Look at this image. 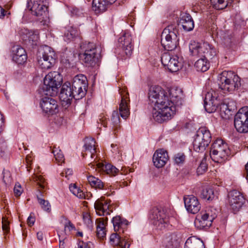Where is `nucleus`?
I'll list each match as a JSON object with an SVG mask.
<instances>
[{"mask_svg":"<svg viewBox=\"0 0 248 248\" xmlns=\"http://www.w3.org/2000/svg\"><path fill=\"white\" fill-rule=\"evenodd\" d=\"M149 217L154 225L160 229L168 227L172 218L164 210L156 207L152 209Z\"/></svg>","mask_w":248,"mask_h":248,"instance_id":"1a4fd4ad","label":"nucleus"},{"mask_svg":"<svg viewBox=\"0 0 248 248\" xmlns=\"http://www.w3.org/2000/svg\"><path fill=\"white\" fill-rule=\"evenodd\" d=\"M234 127L240 133L248 132V107L241 108L236 114L234 120Z\"/></svg>","mask_w":248,"mask_h":248,"instance_id":"9b49d317","label":"nucleus"},{"mask_svg":"<svg viewBox=\"0 0 248 248\" xmlns=\"http://www.w3.org/2000/svg\"><path fill=\"white\" fill-rule=\"evenodd\" d=\"M87 180L89 184L92 187L96 189H102L104 187L103 183L98 178L93 175L87 176Z\"/></svg>","mask_w":248,"mask_h":248,"instance_id":"58836bf2","label":"nucleus"},{"mask_svg":"<svg viewBox=\"0 0 248 248\" xmlns=\"http://www.w3.org/2000/svg\"><path fill=\"white\" fill-rule=\"evenodd\" d=\"M211 136L209 131L204 127H201L197 132L193 142L194 150L202 152L205 149L211 141Z\"/></svg>","mask_w":248,"mask_h":248,"instance_id":"6e6552de","label":"nucleus"},{"mask_svg":"<svg viewBox=\"0 0 248 248\" xmlns=\"http://www.w3.org/2000/svg\"><path fill=\"white\" fill-rule=\"evenodd\" d=\"M112 223L113 225L114 230L115 232H118L122 229L123 232L124 229L128 224V222L126 219L122 218L120 216H117L113 217L112 219Z\"/></svg>","mask_w":248,"mask_h":248,"instance_id":"473e14b6","label":"nucleus"},{"mask_svg":"<svg viewBox=\"0 0 248 248\" xmlns=\"http://www.w3.org/2000/svg\"><path fill=\"white\" fill-rule=\"evenodd\" d=\"M84 147V149L92 151L93 152H96V142L93 138H86Z\"/></svg>","mask_w":248,"mask_h":248,"instance_id":"a19ab883","label":"nucleus"},{"mask_svg":"<svg viewBox=\"0 0 248 248\" xmlns=\"http://www.w3.org/2000/svg\"><path fill=\"white\" fill-rule=\"evenodd\" d=\"M178 34V30L174 25H169L164 29L161 43L166 50L171 51L177 47L179 41Z\"/></svg>","mask_w":248,"mask_h":248,"instance_id":"f03ea898","label":"nucleus"},{"mask_svg":"<svg viewBox=\"0 0 248 248\" xmlns=\"http://www.w3.org/2000/svg\"><path fill=\"white\" fill-rule=\"evenodd\" d=\"M186 159V155L183 153H178L174 156L173 160L177 165L183 164Z\"/></svg>","mask_w":248,"mask_h":248,"instance_id":"49530a36","label":"nucleus"},{"mask_svg":"<svg viewBox=\"0 0 248 248\" xmlns=\"http://www.w3.org/2000/svg\"><path fill=\"white\" fill-rule=\"evenodd\" d=\"M109 0H93V10L96 14L105 12L109 5L113 4Z\"/></svg>","mask_w":248,"mask_h":248,"instance_id":"c85d7f7f","label":"nucleus"},{"mask_svg":"<svg viewBox=\"0 0 248 248\" xmlns=\"http://www.w3.org/2000/svg\"><path fill=\"white\" fill-rule=\"evenodd\" d=\"M223 39L224 40V43L225 45H229L231 42L230 36H228L227 37H226V36H225L223 37Z\"/></svg>","mask_w":248,"mask_h":248,"instance_id":"69168bd1","label":"nucleus"},{"mask_svg":"<svg viewBox=\"0 0 248 248\" xmlns=\"http://www.w3.org/2000/svg\"><path fill=\"white\" fill-rule=\"evenodd\" d=\"M95 166L96 170L97 169L98 171H103L110 176H115L119 173V170L110 164L98 163L95 164L93 161H91L89 164V167L93 169L94 168Z\"/></svg>","mask_w":248,"mask_h":248,"instance_id":"393cba45","label":"nucleus"},{"mask_svg":"<svg viewBox=\"0 0 248 248\" xmlns=\"http://www.w3.org/2000/svg\"><path fill=\"white\" fill-rule=\"evenodd\" d=\"M217 54V50L209 44V48H207L205 54L209 57H213Z\"/></svg>","mask_w":248,"mask_h":248,"instance_id":"4d7b16f0","label":"nucleus"},{"mask_svg":"<svg viewBox=\"0 0 248 248\" xmlns=\"http://www.w3.org/2000/svg\"><path fill=\"white\" fill-rule=\"evenodd\" d=\"M35 179L39 187L44 189L46 186V182L45 178L41 175H36L35 176Z\"/></svg>","mask_w":248,"mask_h":248,"instance_id":"864d4df0","label":"nucleus"},{"mask_svg":"<svg viewBox=\"0 0 248 248\" xmlns=\"http://www.w3.org/2000/svg\"><path fill=\"white\" fill-rule=\"evenodd\" d=\"M13 60L17 63L22 64L27 60V56L25 49L20 46H17L13 47Z\"/></svg>","mask_w":248,"mask_h":248,"instance_id":"a878e982","label":"nucleus"},{"mask_svg":"<svg viewBox=\"0 0 248 248\" xmlns=\"http://www.w3.org/2000/svg\"><path fill=\"white\" fill-rule=\"evenodd\" d=\"M132 37L129 32L124 33L118 39L119 46L124 51L126 55H130L133 50Z\"/></svg>","mask_w":248,"mask_h":248,"instance_id":"5701e85b","label":"nucleus"},{"mask_svg":"<svg viewBox=\"0 0 248 248\" xmlns=\"http://www.w3.org/2000/svg\"><path fill=\"white\" fill-rule=\"evenodd\" d=\"M56 54L53 49L48 46L44 47L37 56L39 66L43 70L50 69L55 64Z\"/></svg>","mask_w":248,"mask_h":248,"instance_id":"0eeeda50","label":"nucleus"},{"mask_svg":"<svg viewBox=\"0 0 248 248\" xmlns=\"http://www.w3.org/2000/svg\"><path fill=\"white\" fill-rule=\"evenodd\" d=\"M64 221L62 223V227H64V230L59 229L58 233L59 237L62 239H66V236L70 234L72 230L75 229L74 225L66 218H63Z\"/></svg>","mask_w":248,"mask_h":248,"instance_id":"2f4dec72","label":"nucleus"},{"mask_svg":"<svg viewBox=\"0 0 248 248\" xmlns=\"http://www.w3.org/2000/svg\"><path fill=\"white\" fill-rule=\"evenodd\" d=\"M4 125V119L2 114L0 113V134L3 130V126Z\"/></svg>","mask_w":248,"mask_h":248,"instance_id":"0e129e2a","label":"nucleus"},{"mask_svg":"<svg viewBox=\"0 0 248 248\" xmlns=\"http://www.w3.org/2000/svg\"><path fill=\"white\" fill-rule=\"evenodd\" d=\"M207 48H209V44L206 43L201 44L195 41H192L189 46L191 55L195 57H204Z\"/></svg>","mask_w":248,"mask_h":248,"instance_id":"412c9836","label":"nucleus"},{"mask_svg":"<svg viewBox=\"0 0 248 248\" xmlns=\"http://www.w3.org/2000/svg\"><path fill=\"white\" fill-rule=\"evenodd\" d=\"M219 104V101L216 96V93L211 90L205 94L204 100V107L208 113L215 112Z\"/></svg>","mask_w":248,"mask_h":248,"instance_id":"2eb2a0df","label":"nucleus"},{"mask_svg":"<svg viewBox=\"0 0 248 248\" xmlns=\"http://www.w3.org/2000/svg\"><path fill=\"white\" fill-rule=\"evenodd\" d=\"M220 88L225 92H232L240 85L239 77L232 71H223L219 77Z\"/></svg>","mask_w":248,"mask_h":248,"instance_id":"20e7f679","label":"nucleus"},{"mask_svg":"<svg viewBox=\"0 0 248 248\" xmlns=\"http://www.w3.org/2000/svg\"><path fill=\"white\" fill-rule=\"evenodd\" d=\"M14 193L16 196H19L22 194L23 192V189L21 186V185L18 183H16L15 184L14 188Z\"/></svg>","mask_w":248,"mask_h":248,"instance_id":"13d9d810","label":"nucleus"},{"mask_svg":"<svg viewBox=\"0 0 248 248\" xmlns=\"http://www.w3.org/2000/svg\"><path fill=\"white\" fill-rule=\"evenodd\" d=\"M228 4L226 3L224 0H216V3L213 4L214 8L217 10H221L225 8Z\"/></svg>","mask_w":248,"mask_h":248,"instance_id":"8fccbe9b","label":"nucleus"},{"mask_svg":"<svg viewBox=\"0 0 248 248\" xmlns=\"http://www.w3.org/2000/svg\"><path fill=\"white\" fill-rule=\"evenodd\" d=\"M22 39L32 45H36L39 40V33L38 31H30L27 29H22L19 31Z\"/></svg>","mask_w":248,"mask_h":248,"instance_id":"b1692460","label":"nucleus"},{"mask_svg":"<svg viewBox=\"0 0 248 248\" xmlns=\"http://www.w3.org/2000/svg\"><path fill=\"white\" fill-rule=\"evenodd\" d=\"M82 156L85 158H91L93 159L96 156V152H93L92 151L84 149V151L82 153Z\"/></svg>","mask_w":248,"mask_h":248,"instance_id":"3c124183","label":"nucleus"},{"mask_svg":"<svg viewBox=\"0 0 248 248\" xmlns=\"http://www.w3.org/2000/svg\"><path fill=\"white\" fill-rule=\"evenodd\" d=\"M99 121V123L101 124V125H103L105 127L107 126V122L106 118H101L100 119Z\"/></svg>","mask_w":248,"mask_h":248,"instance_id":"774afa93","label":"nucleus"},{"mask_svg":"<svg viewBox=\"0 0 248 248\" xmlns=\"http://www.w3.org/2000/svg\"><path fill=\"white\" fill-rule=\"evenodd\" d=\"M37 198L41 208L44 211L50 212L51 211V205L49 202L39 197L38 196H37Z\"/></svg>","mask_w":248,"mask_h":248,"instance_id":"a18cd8bd","label":"nucleus"},{"mask_svg":"<svg viewBox=\"0 0 248 248\" xmlns=\"http://www.w3.org/2000/svg\"><path fill=\"white\" fill-rule=\"evenodd\" d=\"M111 124L113 125L112 128L114 131V134H116L118 130L120 129L121 126L120 124V119L119 114L117 111H113L111 116Z\"/></svg>","mask_w":248,"mask_h":248,"instance_id":"e433bc0d","label":"nucleus"},{"mask_svg":"<svg viewBox=\"0 0 248 248\" xmlns=\"http://www.w3.org/2000/svg\"><path fill=\"white\" fill-rule=\"evenodd\" d=\"M201 196L202 198L207 200L213 199L214 198L213 189L210 187H204L202 190Z\"/></svg>","mask_w":248,"mask_h":248,"instance_id":"79ce46f5","label":"nucleus"},{"mask_svg":"<svg viewBox=\"0 0 248 248\" xmlns=\"http://www.w3.org/2000/svg\"><path fill=\"white\" fill-rule=\"evenodd\" d=\"M204 246L203 241L195 236L189 237L185 244V248H201Z\"/></svg>","mask_w":248,"mask_h":248,"instance_id":"72a5a7b5","label":"nucleus"},{"mask_svg":"<svg viewBox=\"0 0 248 248\" xmlns=\"http://www.w3.org/2000/svg\"><path fill=\"white\" fill-rule=\"evenodd\" d=\"M88 87L87 78L83 74H78L74 77L72 87L76 96V99L79 100L86 94Z\"/></svg>","mask_w":248,"mask_h":248,"instance_id":"9d476101","label":"nucleus"},{"mask_svg":"<svg viewBox=\"0 0 248 248\" xmlns=\"http://www.w3.org/2000/svg\"><path fill=\"white\" fill-rule=\"evenodd\" d=\"M236 106L234 102L231 101L229 102L225 101L220 106L221 116L225 119H229L230 115H231V111L234 110Z\"/></svg>","mask_w":248,"mask_h":248,"instance_id":"c756f323","label":"nucleus"},{"mask_svg":"<svg viewBox=\"0 0 248 248\" xmlns=\"http://www.w3.org/2000/svg\"><path fill=\"white\" fill-rule=\"evenodd\" d=\"M183 98V91L179 88H171L166 92L159 86L151 87L149 98L155 104L154 119L159 123L171 119L176 113V106L181 105Z\"/></svg>","mask_w":248,"mask_h":248,"instance_id":"f257e3e1","label":"nucleus"},{"mask_svg":"<svg viewBox=\"0 0 248 248\" xmlns=\"http://www.w3.org/2000/svg\"><path fill=\"white\" fill-rule=\"evenodd\" d=\"M109 242L112 246H117L118 248H129L130 245L128 239H121V237L117 233L111 234Z\"/></svg>","mask_w":248,"mask_h":248,"instance_id":"bb28decb","label":"nucleus"},{"mask_svg":"<svg viewBox=\"0 0 248 248\" xmlns=\"http://www.w3.org/2000/svg\"><path fill=\"white\" fill-rule=\"evenodd\" d=\"M10 222L7 218L3 217L2 218V228L5 233H7L10 231Z\"/></svg>","mask_w":248,"mask_h":248,"instance_id":"603ef678","label":"nucleus"},{"mask_svg":"<svg viewBox=\"0 0 248 248\" xmlns=\"http://www.w3.org/2000/svg\"><path fill=\"white\" fill-rule=\"evenodd\" d=\"M181 239L180 234L177 232L172 233L168 235L164 240L166 248H177Z\"/></svg>","mask_w":248,"mask_h":248,"instance_id":"cd10ccee","label":"nucleus"},{"mask_svg":"<svg viewBox=\"0 0 248 248\" xmlns=\"http://www.w3.org/2000/svg\"><path fill=\"white\" fill-rule=\"evenodd\" d=\"M229 153L227 144L221 139H217L210 149V156L215 162L221 163L227 158Z\"/></svg>","mask_w":248,"mask_h":248,"instance_id":"423d86ee","label":"nucleus"},{"mask_svg":"<svg viewBox=\"0 0 248 248\" xmlns=\"http://www.w3.org/2000/svg\"><path fill=\"white\" fill-rule=\"evenodd\" d=\"M197 3L199 4V3L202 5H206L208 4L209 0H196Z\"/></svg>","mask_w":248,"mask_h":248,"instance_id":"338daca9","label":"nucleus"},{"mask_svg":"<svg viewBox=\"0 0 248 248\" xmlns=\"http://www.w3.org/2000/svg\"><path fill=\"white\" fill-rule=\"evenodd\" d=\"M194 224L195 226L200 229L211 226V223L209 221L204 220L201 213L200 215L197 216Z\"/></svg>","mask_w":248,"mask_h":248,"instance_id":"4c0bfd02","label":"nucleus"},{"mask_svg":"<svg viewBox=\"0 0 248 248\" xmlns=\"http://www.w3.org/2000/svg\"><path fill=\"white\" fill-rule=\"evenodd\" d=\"M59 97L62 101L66 104H70L73 98L76 99L75 94L70 82H66L62 85Z\"/></svg>","mask_w":248,"mask_h":248,"instance_id":"4be33fe9","label":"nucleus"},{"mask_svg":"<svg viewBox=\"0 0 248 248\" xmlns=\"http://www.w3.org/2000/svg\"><path fill=\"white\" fill-rule=\"evenodd\" d=\"M161 61L165 69L171 72L178 71L182 66L181 59L177 55H171L169 52L162 55Z\"/></svg>","mask_w":248,"mask_h":248,"instance_id":"f8f14e48","label":"nucleus"},{"mask_svg":"<svg viewBox=\"0 0 248 248\" xmlns=\"http://www.w3.org/2000/svg\"><path fill=\"white\" fill-rule=\"evenodd\" d=\"M107 218H99L96 220V229H106L107 224Z\"/></svg>","mask_w":248,"mask_h":248,"instance_id":"09e8293b","label":"nucleus"},{"mask_svg":"<svg viewBox=\"0 0 248 248\" xmlns=\"http://www.w3.org/2000/svg\"><path fill=\"white\" fill-rule=\"evenodd\" d=\"M121 100L119 105V112L121 116L126 119L130 114L129 98L127 91L125 89L120 90Z\"/></svg>","mask_w":248,"mask_h":248,"instance_id":"4468645a","label":"nucleus"},{"mask_svg":"<svg viewBox=\"0 0 248 248\" xmlns=\"http://www.w3.org/2000/svg\"><path fill=\"white\" fill-rule=\"evenodd\" d=\"M62 81V76L58 72H49L44 79L43 90L47 95H55L58 93Z\"/></svg>","mask_w":248,"mask_h":248,"instance_id":"7ed1b4c3","label":"nucleus"},{"mask_svg":"<svg viewBox=\"0 0 248 248\" xmlns=\"http://www.w3.org/2000/svg\"><path fill=\"white\" fill-rule=\"evenodd\" d=\"M169 160V156L167 150L164 149L156 150L153 156L154 165L157 168L163 167Z\"/></svg>","mask_w":248,"mask_h":248,"instance_id":"f3484780","label":"nucleus"},{"mask_svg":"<svg viewBox=\"0 0 248 248\" xmlns=\"http://www.w3.org/2000/svg\"><path fill=\"white\" fill-rule=\"evenodd\" d=\"M83 220L85 224L89 227L92 226L93 222L91 218L90 215L88 213L83 214Z\"/></svg>","mask_w":248,"mask_h":248,"instance_id":"5fc2aeb1","label":"nucleus"},{"mask_svg":"<svg viewBox=\"0 0 248 248\" xmlns=\"http://www.w3.org/2000/svg\"><path fill=\"white\" fill-rule=\"evenodd\" d=\"M96 54L95 45L93 43H89L85 45L84 53L82 56H81V57L82 58L85 63L90 65H92L95 62Z\"/></svg>","mask_w":248,"mask_h":248,"instance_id":"6ab92c4d","label":"nucleus"},{"mask_svg":"<svg viewBox=\"0 0 248 248\" xmlns=\"http://www.w3.org/2000/svg\"><path fill=\"white\" fill-rule=\"evenodd\" d=\"M73 174V170L71 169H67L61 172V175L62 177H65L67 179H69L70 176Z\"/></svg>","mask_w":248,"mask_h":248,"instance_id":"bf43d9fd","label":"nucleus"},{"mask_svg":"<svg viewBox=\"0 0 248 248\" xmlns=\"http://www.w3.org/2000/svg\"><path fill=\"white\" fill-rule=\"evenodd\" d=\"M217 211L213 208H207L204 211H202L201 214L206 220H209L212 225V222L213 220L216 218Z\"/></svg>","mask_w":248,"mask_h":248,"instance_id":"c9c22d12","label":"nucleus"},{"mask_svg":"<svg viewBox=\"0 0 248 248\" xmlns=\"http://www.w3.org/2000/svg\"><path fill=\"white\" fill-rule=\"evenodd\" d=\"M96 235L98 238L103 239L106 235V229H96Z\"/></svg>","mask_w":248,"mask_h":248,"instance_id":"052dcab7","label":"nucleus"},{"mask_svg":"<svg viewBox=\"0 0 248 248\" xmlns=\"http://www.w3.org/2000/svg\"><path fill=\"white\" fill-rule=\"evenodd\" d=\"M52 153L55 159L59 163H62L64 161V155L62 151L59 148L54 147L52 150Z\"/></svg>","mask_w":248,"mask_h":248,"instance_id":"c03bdc74","label":"nucleus"},{"mask_svg":"<svg viewBox=\"0 0 248 248\" xmlns=\"http://www.w3.org/2000/svg\"><path fill=\"white\" fill-rule=\"evenodd\" d=\"M180 23L181 24L183 29L186 31H192L194 27V23L192 17L187 13L183 14Z\"/></svg>","mask_w":248,"mask_h":248,"instance_id":"7c9ffc66","label":"nucleus"},{"mask_svg":"<svg viewBox=\"0 0 248 248\" xmlns=\"http://www.w3.org/2000/svg\"><path fill=\"white\" fill-rule=\"evenodd\" d=\"M229 203L231 209L234 213L239 211L245 202V199L239 191L233 190L228 195Z\"/></svg>","mask_w":248,"mask_h":248,"instance_id":"ddd939ff","label":"nucleus"},{"mask_svg":"<svg viewBox=\"0 0 248 248\" xmlns=\"http://www.w3.org/2000/svg\"><path fill=\"white\" fill-rule=\"evenodd\" d=\"M7 14H10V13L3 9L2 7L0 6V18L3 17Z\"/></svg>","mask_w":248,"mask_h":248,"instance_id":"e2e57ef3","label":"nucleus"},{"mask_svg":"<svg viewBox=\"0 0 248 248\" xmlns=\"http://www.w3.org/2000/svg\"><path fill=\"white\" fill-rule=\"evenodd\" d=\"M70 191L79 199L85 197V193L76 184H71L69 186Z\"/></svg>","mask_w":248,"mask_h":248,"instance_id":"37998d69","label":"nucleus"},{"mask_svg":"<svg viewBox=\"0 0 248 248\" xmlns=\"http://www.w3.org/2000/svg\"><path fill=\"white\" fill-rule=\"evenodd\" d=\"M110 201L101 198L96 201L94 208L96 213L99 216L109 215L113 211V207L110 204Z\"/></svg>","mask_w":248,"mask_h":248,"instance_id":"a211bd4d","label":"nucleus"},{"mask_svg":"<svg viewBox=\"0 0 248 248\" xmlns=\"http://www.w3.org/2000/svg\"><path fill=\"white\" fill-rule=\"evenodd\" d=\"M78 31L76 28H70L65 33L64 40L70 41L78 35Z\"/></svg>","mask_w":248,"mask_h":248,"instance_id":"ea45409f","label":"nucleus"},{"mask_svg":"<svg viewBox=\"0 0 248 248\" xmlns=\"http://www.w3.org/2000/svg\"><path fill=\"white\" fill-rule=\"evenodd\" d=\"M207 169V166L205 162H202L197 169V172L198 175L202 174L205 172Z\"/></svg>","mask_w":248,"mask_h":248,"instance_id":"6e6d98bb","label":"nucleus"},{"mask_svg":"<svg viewBox=\"0 0 248 248\" xmlns=\"http://www.w3.org/2000/svg\"><path fill=\"white\" fill-rule=\"evenodd\" d=\"M194 67L198 71L204 72L209 69V63L204 57L197 60L194 64Z\"/></svg>","mask_w":248,"mask_h":248,"instance_id":"f704fd0d","label":"nucleus"},{"mask_svg":"<svg viewBox=\"0 0 248 248\" xmlns=\"http://www.w3.org/2000/svg\"><path fill=\"white\" fill-rule=\"evenodd\" d=\"M35 220V219L34 217L31 214L27 219V223L29 226H31L34 224Z\"/></svg>","mask_w":248,"mask_h":248,"instance_id":"680f3d73","label":"nucleus"},{"mask_svg":"<svg viewBox=\"0 0 248 248\" xmlns=\"http://www.w3.org/2000/svg\"><path fill=\"white\" fill-rule=\"evenodd\" d=\"M185 206L186 210L191 214L197 213L201 209V204L197 197L188 195L184 198Z\"/></svg>","mask_w":248,"mask_h":248,"instance_id":"aec40b11","label":"nucleus"},{"mask_svg":"<svg viewBox=\"0 0 248 248\" xmlns=\"http://www.w3.org/2000/svg\"><path fill=\"white\" fill-rule=\"evenodd\" d=\"M40 107L43 111L48 115H53L58 111L57 102L51 97H43L40 102Z\"/></svg>","mask_w":248,"mask_h":248,"instance_id":"dca6fc26","label":"nucleus"},{"mask_svg":"<svg viewBox=\"0 0 248 248\" xmlns=\"http://www.w3.org/2000/svg\"><path fill=\"white\" fill-rule=\"evenodd\" d=\"M27 7L32 15L43 20L47 18L48 14L47 0H28Z\"/></svg>","mask_w":248,"mask_h":248,"instance_id":"39448f33","label":"nucleus"},{"mask_svg":"<svg viewBox=\"0 0 248 248\" xmlns=\"http://www.w3.org/2000/svg\"><path fill=\"white\" fill-rule=\"evenodd\" d=\"M3 181L6 185H9L11 183L12 178L10 172L6 170H3Z\"/></svg>","mask_w":248,"mask_h":248,"instance_id":"de8ad7c7","label":"nucleus"}]
</instances>
